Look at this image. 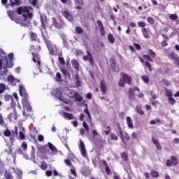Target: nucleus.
<instances>
[{
    "instance_id": "26",
    "label": "nucleus",
    "mask_w": 179,
    "mask_h": 179,
    "mask_svg": "<svg viewBox=\"0 0 179 179\" xmlns=\"http://www.w3.org/2000/svg\"><path fill=\"white\" fill-rule=\"evenodd\" d=\"M142 34L145 38H149V37H150L149 36V32L148 31V29L146 28H143L142 29Z\"/></svg>"
},
{
    "instance_id": "45",
    "label": "nucleus",
    "mask_w": 179,
    "mask_h": 179,
    "mask_svg": "<svg viewBox=\"0 0 179 179\" xmlns=\"http://www.w3.org/2000/svg\"><path fill=\"white\" fill-rule=\"evenodd\" d=\"M74 2L78 6L83 5V0H74Z\"/></svg>"
},
{
    "instance_id": "7",
    "label": "nucleus",
    "mask_w": 179,
    "mask_h": 179,
    "mask_svg": "<svg viewBox=\"0 0 179 179\" xmlns=\"http://www.w3.org/2000/svg\"><path fill=\"white\" fill-rule=\"evenodd\" d=\"M87 55L83 56V61H89L90 65L93 66V65H94V59H93V56L89 50L87 51Z\"/></svg>"
},
{
    "instance_id": "21",
    "label": "nucleus",
    "mask_w": 179,
    "mask_h": 179,
    "mask_svg": "<svg viewBox=\"0 0 179 179\" xmlns=\"http://www.w3.org/2000/svg\"><path fill=\"white\" fill-rule=\"evenodd\" d=\"M23 106L27 108V111H31V106H30V103H29V99H27L24 101H22Z\"/></svg>"
},
{
    "instance_id": "42",
    "label": "nucleus",
    "mask_w": 179,
    "mask_h": 179,
    "mask_svg": "<svg viewBox=\"0 0 179 179\" xmlns=\"http://www.w3.org/2000/svg\"><path fill=\"white\" fill-rule=\"evenodd\" d=\"M150 174H151L152 177H154V178H159V173L157 171H152L150 173Z\"/></svg>"
},
{
    "instance_id": "5",
    "label": "nucleus",
    "mask_w": 179,
    "mask_h": 179,
    "mask_svg": "<svg viewBox=\"0 0 179 179\" xmlns=\"http://www.w3.org/2000/svg\"><path fill=\"white\" fill-rule=\"evenodd\" d=\"M79 149L84 159H87V160H89V157H87V152L86 151V146L85 145V143H83V141L82 140H80Z\"/></svg>"
},
{
    "instance_id": "17",
    "label": "nucleus",
    "mask_w": 179,
    "mask_h": 179,
    "mask_svg": "<svg viewBox=\"0 0 179 179\" xmlns=\"http://www.w3.org/2000/svg\"><path fill=\"white\" fill-rule=\"evenodd\" d=\"M122 78L124 79V82L126 83H128V85H131V82L132 80V78L126 73H122Z\"/></svg>"
},
{
    "instance_id": "58",
    "label": "nucleus",
    "mask_w": 179,
    "mask_h": 179,
    "mask_svg": "<svg viewBox=\"0 0 179 179\" xmlns=\"http://www.w3.org/2000/svg\"><path fill=\"white\" fill-rule=\"evenodd\" d=\"M38 141L39 142H43V141H44V136L41 135V134H39L38 136Z\"/></svg>"
},
{
    "instance_id": "27",
    "label": "nucleus",
    "mask_w": 179,
    "mask_h": 179,
    "mask_svg": "<svg viewBox=\"0 0 179 179\" xmlns=\"http://www.w3.org/2000/svg\"><path fill=\"white\" fill-rule=\"evenodd\" d=\"M30 38L31 41H37V34L34 32H30Z\"/></svg>"
},
{
    "instance_id": "31",
    "label": "nucleus",
    "mask_w": 179,
    "mask_h": 179,
    "mask_svg": "<svg viewBox=\"0 0 179 179\" xmlns=\"http://www.w3.org/2000/svg\"><path fill=\"white\" fill-rule=\"evenodd\" d=\"M74 98H76V101H82V100H83V97H82L78 92H76Z\"/></svg>"
},
{
    "instance_id": "37",
    "label": "nucleus",
    "mask_w": 179,
    "mask_h": 179,
    "mask_svg": "<svg viewBox=\"0 0 179 179\" xmlns=\"http://www.w3.org/2000/svg\"><path fill=\"white\" fill-rule=\"evenodd\" d=\"M142 80H143L144 83H149V76H143L141 77Z\"/></svg>"
},
{
    "instance_id": "51",
    "label": "nucleus",
    "mask_w": 179,
    "mask_h": 179,
    "mask_svg": "<svg viewBox=\"0 0 179 179\" xmlns=\"http://www.w3.org/2000/svg\"><path fill=\"white\" fill-rule=\"evenodd\" d=\"M61 78H62L61 73H56V81L57 82H61Z\"/></svg>"
},
{
    "instance_id": "20",
    "label": "nucleus",
    "mask_w": 179,
    "mask_h": 179,
    "mask_svg": "<svg viewBox=\"0 0 179 179\" xmlns=\"http://www.w3.org/2000/svg\"><path fill=\"white\" fill-rule=\"evenodd\" d=\"M8 118L10 120V121H12V120H17V113L14 111L8 115Z\"/></svg>"
},
{
    "instance_id": "36",
    "label": "nucleus",
    "mask_w": 179,
    "mask_h": 179,
    "mask_svg": "<svg viewBox=\"0 0 179 179\" xmlns=\"http://www.w3.org/2000/svg\"><path fill=\"white\" fill-rule=\"evenodd\" d=\"M169 19H171V20H177L178 19V16L177 14H171L169 15Z\"/></svg>"
},
{
    "instance_id": "1",
    "label": "nucleus",
    "mask_w": 179,
    "mask_h": 179,
    "mask_svg": "<svg viewBox=\"0 0 179 179\" xmlns=\"http://www.w3.org/2000/svg\"><path fill=\"white\" fill-rule=\"evenodd\" d=\"M33 10V8L31 6H20L17 8L18 15H22L24 17V21L20 22L13 17V14L12 13H8V15L11 20H14L16 23H20L21 26L24 27H29L30 26V22L33 19L34 14L30 13Z\"/></svg>"
},
{
    "instance_id": "59",
    "label": "nucleus",
    "mask_w": 179,
    "mask_h": 179,
    "mask_svg": "<svg viewBox=\"0 0 179 179\" xmlns=\"http://www.w3.org/2000/svg\"><path fill=\"white\" fill-rule=\"evenodd\" d=\"M76 87H80V86H82V81L80 80L76 81Z\"/></svg>"
},
{
    "instance_id": "22",
    "label": "nucleus",
    "mask_w": 179,
    "mask_h": 179,
    "mask_svg": "<svg viewBox=\"0 0 179 179\" xmlns=\"http://www.w3.org/2000/svg\"><path fill=\"white\" fill-rule=\"evenodd\" d=\"M129 97L130 100H135V92L132 88L129 89Z\"/></svg>"
},
{
    "instance_id": "32",
    "label": "nucleus",
    "mask_w": 179,
    "mask_h": 179,
    "mask_svg": "<svg viewBox=\"0 0 179 179\" xmlns=\"http://www.w3.org/2000/svg\"><path fill=\"white\" fill-rule=\"evenodd\" d=\"M59 62L62 64V65H65V59L62 57V55L59 54Z\"/></svg>"
},
{
    "instance_id": "35",
    "label": "nucleus",
    "mask_w": 179,
    "mask_h": 179,
    "mask_svg": "<svg viewBox=\"0 0 179 179\" xmlns=\"http://www.w3.org/2000/svg\"><path fill=\"white\" fill-rule=\"evenodd\" d=\"M13 97L11 95L6 94L4 95L5 101H10V100H13Z\"/></svg>"
},
{
    "instance_id": "40",
    "label": "nucleus",
    "mask_w": 179,
    "mask_h": 179,
    "mask_svg": "<svg viewBox=\"0 0 179 179\" xmlns=\"http://www.w3.org/2000/svg\"><path fill=\"white\" fill-rule=\"evenodd\" d=\"M10 1V6L13 8L14 5H17L18 6L19 5V1L20 0H14L15 2H13V1L12 0H9Z\"/></svg>"
},
{
    "instance_id": "19",
    "label": "nucleus",
    "mask_w": 179,
    "mask_h": 179,
    "mask_svg": "<svg viewBox=\"0 0 179 179\" xmlns=\"http://www.w3.org/2000/svg\"><path fill=\"white\" fill-rule=\"evenodd\" d=\"M100 87L102 93H103V94H106L107 92V87L106 86V83H104V81L103 80L101 81Z\"/></svg>"
},
{
    "instance_id": "30",
    "label": "nucleus",
    "mask_w": 179,
    "mask_h": 179,
    "mask_svg": "<svg viewBox=\"0 0 179 179\" xmlns=\"http://www.w3.org/2000/svg\"><path fill=\"white\" fill-rule=\"evenodd\" d=\"M6 90V86H5V84L0 83V94H2Z\"/></svg>"
},
{
    "instance_id": "4",
    "label": "nucleus",
    "mask_w": 179,
    "mask_h": 179,
    "mask_svg": "<svg viewBox=\"0 0 179 179\" xmlns=\"http://www.w3.org/2000/svg\"><path fill=\"white\" fill-rule=\"evenodd\" d=\"M19 92L20 96L22 97V101H24V103H26V100H29V94H27V92H26L24 85H19Z\"/></svg>"
},
{
    "instance_id": "55",
    "label": "nucleus",
    "mask_w": 179,
    "mask_h": 179,
    "mask_svg": "<svg viewBox=\"0 0 179 179\" xmlns=\"http://www.w3.org/2000/svg\"><path fill=\"white\" fill-rule=\"evenodd\" d=\"M96 23L98 24L99 29L104 28V25L103 24V22H101L100 20H98Z\"/></svg>"
},
{
    "instance_id": "11",
    "label": "nucleus",
    "mask_w": 179,
    "mask_h": 179,
    "mask_svg": "<svg viewBox=\"0 0 179 179\" xmlns=\"http://www.w3.org/2000/svg\"><path fill=\"white\" fill-rule=\"evenodd\" d=\"M110 68L112 71H113V72H120V68H118V66H117V65L115 64V59H114V57H112L110 59Z\"/></svg>"
},
{
    "instance_id": "12",
    "label": "nucleus",
    "mask_w": 179,
    "mask_h": 179,
    "mask_svg": "<svg viewBox=\"0 0 179 179\" xmlns=\"http://www.w3.org/2000/svg\"><path fill=\"white\" fill-rule=\"evenodd\" d=\"M45 150H47V146L43 145L38 147L37 150V156L41 157L44 153H45Z\"/></svg>"
},
{
    "instance_id": "49",
    "label": "nucleus",
    "mask_w": 179,
    "mask_h": 179,
    "mask_svg": "<svg viewBox=\"0 0 179 179\" xmlns=\"http://www.w3.org/2000/svg\"><path fill=\"white\" fill-rule=\"evenodd\" d=\"M169 101L170 104H171L172 106L176 103V99H174V98H173V96H171L169 98Z\"/></svg>"
},
{
    "instance_id": "15",
    "label": "nucleus",
    "mask_w": 179,
    "mask_h": 179,
    "mask_svg": "<svg viewBox=\"0 0 179 179\" xmlns=\"http://www.w3.org/2000/svg\"><path fill=\"white\" fill-rule=\"evenodd\" d=\"M152 142L154 143L158 150H162V145H160V143L159 141H157V139H156L155 137H152Z\"/></svg>"
},
{
    "instance_id": "57",
    "label": "nucleus",
    "mask_w": 179,
    "mask_h": 179,
    "mask_svg": "<svg viewBox=\"0 0 179 179\" xmlns=\"http://www.w3.org/2000/svg\"><path fill=\"white\" fill-rule=\"evenodd\" d=\"M61 72L64 75V76H68V71H66V69H62Z\"/></svg>"
},
{
    "instance_id": "14",
    "label": "nucleus",
    "mask_w": 179,
    "mask_h": 179,
    "mask_svg": "<svg viewBox=\"0 0 179 179\" xmlns=\"http://www.w3.org/2000/svg\"><path fill=\"white\" fill-rule=\"evenodd\" d=\"M117 131L120 134V138L122 139V142L124 143V145H127V141H125V138H124V133L122 132V129L121 128V125L117 124Z\"/></svg>"
},
{
    "instance_id": "50",
    "label": "nucleus",
    "mask_w": 179,
    "mask_h": 179,
    "mask_svg": "<svg viewBox=\"0 0 179 179\" xmlns=\"http://www.w3.org/2000/svg\"><path fill=\"white\" fill-rule=\"evenodd\" d=\"M143 58H144V59H145V61H149L150 62H153V59L150 58V57H149L148 55H144Z\"/></svg>"
},
{
    "instance_id": "53",
    "label": "nucleus",
    "mask_w": 179,
    "mask_h": 179,
    "mask_svg": "<svg viewBox=\"0 0 179 179\" xmlns=\"http://www.w3.org/2000/svg\"><path fill=\"white\" fill-rule=\"evenodd\" d=\"M83 125L87 132H89V125H87V123L86 122H83Z\"/></svg>"
},
{
    "instance_id": "39",
    "label": "nucleus",
    "mask_w": 179,
    "mask_h": 179,
    "mask_svg": "<svg viewBox=\"0 0 179 179\" xmlns=\"http://www.w3.org/2000/svg\"><path fill=\"white\" fill-rule=\"evenodd\" d=\"M4 177L6 179H13V176H12V174L8 172L5 173Z\"/></svg>"
},
{
    "instance_id": "29",
    "label": "nucleus",
    "mask_w": 179,
    "mask_h": 179,
    "mask_svg": "<svg viewBox=\"0 0 179 179\" xmlns=\"http://www.w3.org/2000/svg\"><path fill=\"white\" fill-rule=\"evenodd\" d=\"M108 40L110 41L111 44H114V43H115V39L114 38V36H113V34H108Z\"/></svg>"
},
{
    "instance_id": "60",
    "label": "nucleus",
    "mask_w": 179,
    "mask_h": 179,
    "mask_svg": "<svg viewBox=\"0 0 179 179\" xmlns=\"http://www.w3.org/2000/svg\"><path fill=\"white\" fill-rule=\"evenodd\" d=\"M20 138L22 141H24V139H26V136H24V134H23L22 131H20Z\"/></svg>"
},
{
    "instance_id": "38",
    "label": "nucleus",
    "mask_w": 179,
    "mask_h": 179,
    "mask_svg": "<svg viewBox=\"0 0 179 179\" xmlns=\"http://www.w3.org/2000/svg\"><path fill=\"white\" fill-rule=\"evenodd\" d=\"M125 81L124 80L123 78H120V81H119V86H120V87H124V86H125Z\"/></svg>"
},
{
    "instance_id": "18",
    "label": "nucleus",
    "mask_w": 179,
    "mask_h": 179,
    "mask_svg": "<svg viewBox=\"0 0 179 179\" xmlns=\"http://www.w3.org/2000/svg\"><path fill=\"white\" fill-rule=\"evenodd\" d=\"M52 20L56 29H62V23L58 22V21H57V19H55V17H52Z\"/></svg>"
},
{
    "instance_id": "6",
    "label": "nucleus",
    "mask_w": 179,
    "mask_h": 179,
    "mask_svg": "<svg viewBox=\"0 0 179 179\" xmlns=\"http://www.w3.org/2000/svg\"><path fill=\"white\" fill-rule=\"evenodd\" d=\"M52 94L60 100V101H65V99H64V96H62V92H61V90L59 89L54 90L52 92Z\"/></svg>"
},
{
    "instance_id": "48",
    "label": "nucleus",
    "mask_w": 179,
    "mask_h": 179,
    "mask_svg": "<svg viewBox=\"0 0 179 179\" xmlns=\"http://www.w3.org/2000/svg\"><path fill=\"white\" fill-rule=\"evenodd\" d=\"M147 22H148L150 24H153L155 23V20L152 17H148L147 19Z\"/></svg>"
},
{
    "instance_id": "25",
    "label": "nucleus",
    "mask_w": 179,
    "mask_h": 179,
    "mask_svg": "<svg viewBox=\"0 0 179 179\" xmlns=\"http://www.w3.org/2000/svg\"><path fill=\"white\" fill-rule=\"evenodd\" d=\"M171 160L173 166H178V159L175 156H171Z\"/></svg>"
},
{
    "instance_id": "46",
    "label": "nucleus",
    "mask_w": 179,
    "mask_h": 179,
    "mask_svg": "<svg viewBox=\"0 0 179 179\" xmlns=\"http://www.w3.org/2000/svg\"><path fill=\"white\" fill-rule=\"evenodd\" d=\"M76 31L78 34H82V33H83V29L80 27H77Z\"/></svg>"
},
{
    "instance_id": "2",
    "label": "nucleus",
    "mask_w": 179,
    "mask_h": 179,
    "mask_svg": "<svg viewBox=\"0 0 179 179\" xmlns=\"http://www.w3.org/2000/svg\"><path fill=\"white\" fill-rule=\"evenodd\" d=\"M8 59H10L9 63H8V57H1L0 59V80L5 79L6 73H8V68H13V53H10L8 55Z\"/></svg>"
},
{
    "instance_id": "16",
    "label": "nucleus",
    "mask_w": 179,
    "mask_h": 179,
    "mask_svg": "<svg viewBox=\"0 0 179 179\" xmlns=\"http://www.w3.org/2000/svg\"><path fill=\"white\" fill-rule=\"evenodd\" d=\"M126 121L128 125V128H129L130 129H134V123L132 122V119L131 118V117L127 116L126 117Z\"/></svg>"
},
{
    "instance_id": "62",
    "label": "nucleus",
    "mask_w": 179,
    "mask_h": 179,
    "mask_svg": "<svg viewBox=\"0 0 179 179\" xmlns=\"http://www.w3.org/2000/svg\"><path fill=\"white\" fill-rule=\"evenodd\" d=\"M166 96H168V97H173V92H171V91L167 90L166 92Z\"/></svg>"
},
{
    "instance_id": "41",
    "label": "nucleus",
    "mask_w": 179,
    "mask_h": 179,
    "mask_svg": "<svg viewBox=\"0 0 179 179\" xmlns=\"http://www.w3.org/2000/svg\"><path fill=\"white\" fill-rule=\"evenodd\" d=\"M31 54H32V57H33L32 59L34 62H37L36 59L38 58V54L34 53V52H31Z\"/></svg>"
},
{
    "instance_id": "9",
    "label": "nucleus",
    "mask_w": 179,
    "mask_h": 179,
    "mask_svg": "<svg viewBox=\"0 0 179 179\" xmlns=\"http://www.w3.org/2000/svg\"><path fill=\"white\" fill-rule=\"evenodd\" d=\"M64 93L66 96H68L70 99H75V96H76L77 92L73 90L66 89Z\"/></svg>"
},
{
    "instance_id": "8",
    "label": "nucleus",
    "mask_w": 179,
    "mask_h": 179,
    "mask_svg": "<svg viewBox=\"0 0 179 179\" xmlns=\"http://www.w3.org/2000/svg\"><path fill=\"white\" fill-rule=\"evenodd\" d=\"M60 115H62L65 120H75V116L72 113H68L65 111H62L59 113Z\"/></svg>"
},
{
    "instance_id": "47",
    "label": "nucleus",
    "mask_w": 179,
    "mask_h": 179,
    "mask_svg": "<svg viewBox=\"0 0 179 179\" xmlns=\"http://www.w3.org/2000/svg\"><path fill=\"white\" fill-rule=\"evenodd\" d=\"M41 169H42V170H46L47 169V163H45V162L43 161L41 165Z\"/></svg>"
},
{
    "instance_id": "24",
    "label": "nucleus",
    "mask_w": 179,
    "mask_h": 179,
    "mask_svg": "<svg viewBox=\"0 0 179 179\" xmlns=\"http://www.w3.org/2000/svg\"><path fill=\"white\" fill-rule=\"evenodd\" d=\"M72 66L76 71H79V62L78 60H73L71 62Z\"/></svg>"
},
{
    "instance_id": "54",
    "label": "nucleus",
    "mask_w": 179,
    "mask_h": 179,
    "mask_svg": "<svg viewBox=\"0 0 179 179\" xmlns=\"http://www.w3.org/2000/svg\"><path fill=\"white\" fill-rule=\"evenodd\" d=\"M35 150H34V147H32V152H31V159H32L33 160H34L35 159Z\"/></svg>"
},
{
    "instance_id": "52",
    "label": "nucleus",
    "mask_w": 179,
    "mask_h": 179,
    "mask_svg": "<svg viewBox=\"0 0 179 179\" xmlns=\"http://www.w3.org/2000/svg\"><path fill=\"white\" fill-rule=\"evenodd\" d=\"M11 132L10 131H9V129H6L4 132H3V135L4 136H10L11 135Z\"/></svg>"
},
{
    "instance_id": "33",
    "label": "nucleus",
    "mask_w": 179,
    "mask_h": 179,
    "mask_svg": "<svg viewBox=\"0 0 179 179\" xmlns=\"http://www.w3.org/2000/svg\"><path fill=\"white\" fill-rule=\"evenodd\" d=\"M136 110L140 115H143V114H145V112L142 110V108L141 106H136Z\"/></svg>"
},
{
    "instance_id": "3",
    "label": "nucleus",
    "mask_w": 179,
    "mask_h": 179,
    "mask_svg": "<svg viewBox=\"0 0 179 179\" xmlns=\"http://www.w3.org/2000/svg\"><path fill=\"white\" fill-rule=\"evenodd\" d=\"M43 40L47 45L50 54L51 55H58V52L59 50H58L57 45L52 44V43H51L50 41L48 40V38H47L45 36H43Z\"/></svg>"
},
{
    "instance_id": "23",
    "label": "nucleus",
    "mask_w": 179,
    "mask_h": 179,
    "mask_svg": "<svg viewBox=\"0 0 179 179\" xmlns=\"http://www.w3.org/2000/svg\"><path fill=\"white\" fill-rule=\"evenodd\" d=\"M48 146H49V149L53 152V153H58V150H57V148L55 146H54V145H52V143H48Z\"/></svg>"
},
{
    "instance_id": "34",
    "label": "nucleus",
    "mask_w": 179,
    "mask_h": 179,
    "mask_svg": "<svg viewBox=\"0 0 179 179\" xmlns=\"http://www.w3.org/2000/svg\"><path fill=\"white\" fill-rule=\"evenodd\" d=\"M122 159H124V162H128V154L126 152L122 153Z\"/></svg>"
},
{
    "instance_id": "64",
    "label": "nucleus",
    "mask_w": 179,
    "mask_h": 179,
    "mask_svg": "<svg viewBox=\"0 0 179 179\" xmlns=\"http://www.w3.org/2000/svg\"><path fill=\"white\" fill-rule=\"evenodd\" d=\"M138 25L139 26V27H145V26H146V24L143 22H139L138 23Z\"/></svg>"
},
{
    "instance_id": "10",
    "label": "nucleus",
    "mask_w": 179,
    "mask_h": 179,
    "mask_svg": "<svg viewBox=\"0 0 179 179\" xmlns=\"http://www.w3.org/2000/svg\"><path fill=\"white\" fill-rule=\"evenodd\" d=\"M8 82H9L11 86H16V83H20V80L15 79L13 76H9L8 77Z\"/></svg>"
},
{
    "instance_id": "56",
    "label": "nucleus",
    "mask_w": 179,
    "mask_h": 179,
    "mask_svg": "<svg viewBox=\"0 0 179 179\" xmlns=\"http://www.w3.org/2000/svg\"><path fill=\"white\" fill-rule=\"evenodd\" d=\"M65 164H66V166H69V167H72V163L71 162V161L69 159H65Z\"/></svg>"
},
{
    "instance_id": "13",
    "label": "nucleus",
    "mask_w": 179,
    "mask_h": 179,
    "mask_svg": "<svg viewBox=\"0 0 179 179\" xmlns=\"http://www.w3.org/2000/svg\"><path fill=\"white\" fill-rule=\"evenodd\" d=\"M64 17L66 18L67 20H69V22H72L73 20V17H72V15H71V13H69V11H68V10H64L62 12Z\"/></svg>"
},
{
    "instance_id": "63",
    "label": "nucleus",
    "mask_w": 179,
    "mask_h": 179,
    "mask_svg": "<svg viewBox=\"0 0 179 179\" xmlns=\"http://www.w3.org/2000/svg\"><path fill=\"white\" fill-rule=\"evenodd\" d=\"M131 138L133 139H136V138H138V133L136 132H133L131 134Z\"/></svg>"
},
{
    "instance_id": "28",
    "label": "nucleus",
    "mask_w": 179,
    "mask_h": 179,
    "mask_svg": "<svg viewBox=\"0 0 179 179\" xmlns=\"http://www.w3.org/2000/svg\"><path fill=\"white\" fill-rule=\"evenodd\" d=\"M178 57V56L174 52H172L169 55V58H171V59H173V61H175Z\"/></svg>"
},
{
    "instance_id": "61",
    "label": "nucleus",
    "mask_w": 179,
    "mask_h": 179,
    "mask_svg": "<svg viewBox=\"0 0 179 179\" xmlns=\"http://www.w3.org/2000/svg\"><path fill=\"white\" fill-rule=\"evenodd\" d=\"M22 147L23 148L24 150H27V143H26V141H24L22 143Z\"/></svg>"
},
{
    "instance_id": "44",
    "label": "nucleus",
    "mask_w": 179,
    "mask_h": 179,
    "mask_svg": "<svg viewBox=\"0 0 179 179\" xmlns=\"http://www.w3.org/2000/svg\"><path fill=\"white\" fill-rule=\"evenodd\" d=\"M110 138L112 141H118V136H117L115 134L113 133L110 134Z\"/></svg>"
},
{
    "instance_id": "43",
    "label": "nucleus",
    "mask_w": 179,
    "mask_h": 179,
    "mask_svg": "<svg viewBox=\"0 0 179 179\" xmlns=\"http://www.w3.org/2000/svg\"><path fill=\"white\" fill-rule=\"evenodd\" d=\"M85 106L86 108L84 110V113L88 115V118H90V120H92V115H90V112H89V110L87 109V105H85Z\"/></svg>"
}]
</instances>
